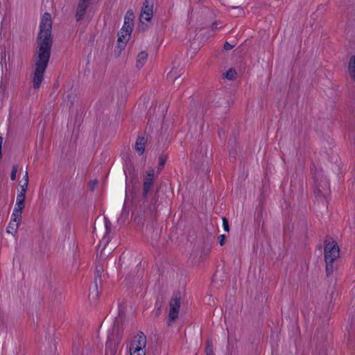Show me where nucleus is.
Returning <instances> with one entry per match:
<instances>
[{
  "mask_svg": "<svg viewBox=\"0 0 355 355\" xmlns=\"http://www.w3.org/2000/svg\"><path fill=\"white\" fill-rule=\"evenodd\" d=\"M18 223H15L12 220L9 223V226H8V228L9 229H12L13 230H15L17 226H18Z\"/></svg>",
  "mask_w": 355,
  "mask_h": 355,
  "instance_id": "obj_32",
  "label": "nucleus"
},
{
  "mask_svg": "<svg viewBox=\"0 0 355 355\" xmlns=\"http://www.w3.org/2000/svg\"><path fill=\"white\" fill-rule=\"evenodd\" d=\"M130 355H146V351L141 350H130Z\"/></svg>",
  "mask_w": 355,
  "mask_h": 355,
  "instance_id": "obj_30",
  "label": "nucleus"
},
{
  "mask_svg": "<svg viewBox=\"0 0 355 355\" xmlns=\"http://www.w3.org/2000/svg\"><path fill=\"white\" fill-rule=\"evenodd\" d=\"M111 226H112L111 222L107 218H105V235L103 239V241L104 243H108L110 242V241L106 239V236L110 233Z\"/></svg>",
  "mask_w": 355,
  "mask_h": 355,
  "instance_id": "obj_16",
  "label": "nucleus"
},
{
  "mask_svg": "<svg viewBox=\"0 0 355 355\" xmlns=\"http://www.w3.org/2000/svg\"><path fill=\"white\" fill-rule=\"evenodd\" d=\"M225 235H220L219 236V243L220 244H223L225 242Z\"/></svg>",
  "mask_w": 355,
  "mask_h": 355,
  "instance_id": "obj_37",
  "label": "nucleus"
},
{
  "mask_svg": "<svg viewBox=\"0 0 355 355\" xmlns=\"http://www.w3.org/2000/svg\"><path fill=\"white\" fill-rule=\"evenodd\" d=\"M223 226L225 232L230 231L229 222L226 218H223Z\"/></svg>",
  "mask_w": 355,
  "mask_h": 355,
  "instance_id": "obj_29",
  "label": "nucleus"
},
{
  "mask_svg": "<svg viewBox=\"0 0 355 355\" xmlns=\"http://www.w3.org/2000/svg\"><path fill=\"white\" fill-rule=\"evenodd\" d=\"M334 270V267L333 265V262L326 263V272L328 276L333 273Z\"/></svg>",
  "mask_w": 355,
  "mask_h": 355,
  "instance_id": "obj_21",
  "label": "nucleus"
},
{
  "mask_svg": "<svg viewBox=\"0 0 355 355\" xmlns=\"http://www.w3.org/2000/svg\"><path fill=\"white\" fill-rule=\"evenodd\" d=\"M28 184V177L26 176V182H24V184L21 186V191H20L21 193H26Z\"/></svg>",
  "mask_w": 355,
  "mask_h": 355,
  "instance_id": "obj_28",
  "label": "nucleus"
},
{
  "mask_svg": "<svg viewBox=\"0 0 355 355\" xmlns=\"http://www.w3.org/2000/svg\"><path fill=\"white\" fill-rule=\"evenodd\" d=\"M181 293L178 291L173 295L170 300L168 322V325H171L178 318L181 304Z\"/></svg>",
  "mask_w": 355,
  "mask_h": 355,
  "instance_id": "obj_2",
  "label": "nucleus"
},
{
  "mask_svg": "<svg viewBox=\"0 0 355 355\" xmlns=\"http://www.w3.org/2000/svg\"><path fill=\"white\" fill-rule=\"evenodd\" d=\"M147 143V139L145 137H138L136 142L135 148V150L139 154L141 155L144 153L146 148V144Z\"/></svg>",
  "mask_w": 355,
  "mask_h": 355,
  "instance_id": "obj_10",
  "label": "nucleus"
},
{
  "mask_svg": "<svg viewBox=\"0 0 355 355\" xmlns=\"http://www.w3.org/2000/svg\"><path fill=\"white\" fill-rule=\"evenodd\" d=\"M159 312H160V306L158 308V310H157V314H156L157 316L159 315Z\"/></svg>",
  "mask_w": 355,
  "mask_h": 355,
  "instance_id": "obj_39",
  "label": "nucleus"
},
{
  "mask_svg": "<svg viewBox=\"0 0 355 355\" xmlns=\"http://www.w3.org/2000/svg\"><path fill=\"white\" fill-rule=\"evenodd\" d=\"M324 253L326 263L334 262L340 257L339 245H324Z\"/></svg>",
  "mask_w": 355,
  "mask_h": 355,
  "instance_id": "obj_7",
  "label": "nucleus"
},
{
  "mask_svg": "<svg viewBox=\"0 0 355 355\" xmlns=\"http://www.w3.org/2000/svg\"><path fill=\"white\" fill-rule=\"evenodd\" d=\"M322 187V189H320L319 187L318 188V193L325 197L329 193V183L327 181H324V186Z\"/></svg>",
  "mask_w": 355,
  "mask_h": 355,
  "instance_id": "obj_18",
  "label": "nucleus"
},
{
  "mask_svg": "<svg viewBox=\"0 0 355 355\" xmlns=\"http://www.w3.org/2000/svg\"><path fill=\"white\" fill-rule=\"evenodd\" d=\"M21 211L13 210L12 214V219L15 223H19L21 218Z\"/></svg>",
  "mask_w": 355,
  "mask_h": 355,
  "instance_id": "obj_19",
  "label": "nucleus"
},
{
  "mask_svg": "<svg viewBox=\"0 0 355 355\" xmlns=\"http://www.w3.org/2000/svg\"><path fill=\"white\" fill-rule=\"evenodd\" d=\"M24 207H25V203H21V202L19 203V202H16V204L15 205V208L13 210L19 211L22 212Z\"/></svg>",
  "mask_w": 355,
  "mask_h": 355,
  "instance_id": "obj_25",
  "label": "nucleus"
},
{
  "mask_svg": "<svg viewBox=\"0 0 355 355\" xmlns=\"http://www.w3.org/2000/svg\"><path fill=\"white\" fill-rule=\"evenodd\" d=\"M206 354L207 355H214L212 345L210 341L207 342V347H206Z\"/></svg>",
  "mask_w": 355,
  "mask_h": 355,
  "instance_id": "obj_23",
  "label": "nucleus"
},
{
  "mask_svg": "<svg viewBox=\"0 0 355 355\" xmlns=\"http://www.w3.org/2000/svg\"><path fill=\"white\" fill-rule=\"evenodd\" d=\"M236 71L232 69H230L225 73V77L226 78H227L228 80H232L234 78V77L236 76Z\"/></svg>",
  "mask_w": 355,
  "mask_h": 355,
  "instance_id": "obj_20",
  "label": "nucleus"
},
{
  "mask_svg": "<svg viewBox=\"0 0 355 355\" xmlns=\"http://www.w3.org/2000/svg\"><path fill=\"white\" fill-rule=\"evenodd\" d=\"M134 18L135 15L132 10H128L124 17L123 31L125 30L128 33H132Z\"/></svg>",
  "mask_w": 355,
  "mask_h": 355,
  "instance_id": "obj_9",
  "label": "nucleus"
},
{
  "mask_svg": "<svg viewBox=\"0 0 355 355\" xmlns=\"http://www.w3.org/2000/svg\"><path fill=\"white\" fill-rule=\"evenodd\" d=\"M18 223H15L12 220L9 223V226H8V228L9 229H12L13 230H15L17 226H18Z\"/></svg>",
  "mask_w": 355,
  "mask_h": 355,
  "instance_id": "obj_31",
  "label": "nucleus"
},
{
  "mask_svg": "<svg viewBox=\"0 0 355 355\" xmlns=\"http://www.w3.org/2000/svg\"><path fill=\"white\" fill-rule=\"evenodd\" d=\"M52 21L51 15L45 12L40 24L37 46L34 55L35 68L33 77V88L40 87L44 74L47 68L51 52L53 37L51 35Z\"/></svg>",
  "mask_w": 355,
  "mask_h": 355,
  "instance_id": "obj_1",
  "label": "nucleus"
},
{
  "mask_svg": "<svg viewBox=\"0 0 355 355\" xmlns=\"http://www.w3.org/2000/svg\"><path fill=\"white\" fill-rule=\"evenodd\" d=\"M148 58V54L146 51L140 52L137 58L136 66L137 68H141L146 63Z\"/></svg>",
  "mask_w": 355,
  "mask_h": 355,
  "instance_id": "obj_13",
  "label": "nucleus"
},
{
  "mask_svg": "<svg viewBox=\"0 0 355 355\" xmlns=\"http://www.w3.org/2000/svg\"><path fill=\"white\" fill-rule=\"evenodd\" d=\"M123 334V324L119 320L114 322L112 332L107 337V345H114V351L119 344Z\"/></svg>",
  "mask_w": 355,
  "mask_h": 355,
  "instance_id": "obj_3",
  "label": "nucleus"
},
{
  "mask_svg": "<svg viewBox=\"0 0 355 355\" xmlns=\"http://www.w3.org/2000/svg\"><path fill=\"white\" fill-rule=\"evenodd\" d=\"M26 193L19 192L17 196L16 202L25 203Z\"/></svg>",
  "mask_w": 355,
  "mask_h": 355,
  "instance_id": "obj_22",
  "label": "nucleus"
},
{
  "mask_svg": "<svg viewBox=\"0 0 355 355\" xmlns=\"http://www.w3.org/2000/svg\"><path fill=\"white\" fill-rule=\"evenodd\" d=\"M92 183H93V184H92V186H93V187H92V189H93V188H94V187L95 185H96V184H97V181H94V182H92Z\"/></svg>",
  "mask_w": 355,
  "mask_h": 355,
  "instance_id": "obj_38",
  "label": "nucleus"
},
{
  "mask_svg": "<svg viewBox=\"0 0 355 355\" xmlns=\"http://www.w3.org/2000/svg\"><path fill=\"white\" fill-rule=\"evenodd\" d=\"M92 1V0H79L75 15V19L77 21L83 19Z\"/></svg>",
  "mask_w": 355,
  "mask_h": 355,
  "instance_id": "obj_8",
  "label": "nucleus"
},
{
  "mask_svg": "<svg viewBox=\"0 0 355 355\" xmlns=\"http://www.w3.org/2000/svg\"><path fill=\"white\" fill-rule=\"evenodd\" d=\"M235 45L234 44H230L227 42H226L223 45V49L225 51H228L232 49Z\"/></svg>",
  "mask_w": 355,
  "mask_h": 355,
  "instance_id": "obj_33",
  "label": "nucleus"
},
{
  "mask_svg": "<svg viewBox=\"0 0 355 355\" xmlns=\"http://www.w3.org/2000/svg\"><path fill=\"white\" fill-rule=\"evenodd\" d=\"M123 26L119 31V34L124 35L125 37H129L131 33H128L125 30L123 31Z\"/></svg>",
  "mask_w": 355,
  "mask_h": 355,
  "instance_id": "obj_36",
  "label": "nucleus"
},
{
  "mask_svg": "<svg viewBox=\"0 0 355 355\" xmlns=\"http://www.w3.org/2000/svg\"><path fill=\"white\" fill-rule=\"evenodd\" d=\"M324 244H327V245H329V244H337V242L335 241L333 239L329 238V239H326L324 241Z\"/></svg>",
  "mask_w": 355,
  "mask_h": 355,
  "instance_id": "obj_35",
  "label": "nucleus"
},
{
  "mask_svg": "<svg viewBox=\"0 0 355 355\" xmlns=\"http://www.w3.org/2000/svg\"><path fill=\"white\" fill-rule=\"evenodd\" d=\"M146 336L145 334L139 331L136 336H134L130 344V350H141L146 351Z\"/></svg>",
  "mask_w": 355,
  "mask_h": 355,
  "instance_id": "obj_6",
  "label": "nucleus"
},
{
  "mask_svg": "<svg viewBox=\"0 0 355 355\" xmlns=\"http://www.w3.org/2000/svg\"><path fill=\"white\" fill-rule=\"evenodd\" d=\"M166 159L164 156H161L159 158V167L158 170L161 171L166 163Z\"/></svg>",
  "mask_w": 355,
  "mask_h": 355,
  "instance_id": "obj_26",
  "label": "nucleus"
},
{
  "mask_svg": "<svg viewBox=\"0 0 355 355\" xmlns=\"http://www.w3.org/2000/svg\"><path fill=\"white\" fill-rule=\"evenodd\" d=\"M183 71L182 69H178V68H173L170 72L168 73V78L172 79L173 80H177L182 73L178 74L180 72Z\"/></svg>",
  "mask_w": 355,
  "mask_h": 355,
  "instance_id": "obj_15",
  "label": "nucleus"
},
{
  "mask_svg": "<svg viewBox=\"0 0 355 355\" xmlns=\"http://www.w3.org/2000/svg\"><path fill=\"white\" fill-rule=\"evenodd\" d=\"M128 37H125L124 35H120L118 33V46L121 49H124Z\"/></svg>",
  "mask_w": 355,
  "mask_h": 355,
  "instance_id": "obj_17",
  "label": "nucleus"
},
{
  "mask_svg": "<svg viewBox=\"0 0 355 355\" xmlns=\"http://www.w3.org/2000/svg\"><path fill=\"white\" fill-rule=\"evenodd\" d=\"M146 173H147L146 178H153V179H154L155 170L153 168H151V169H149L148 171H147Z\"/></svg>",
  "mask_w": 355,
  "mask_h": 355,
  "instance_id": "obj_34",
  "label": "nucleus"
},
{
  "mask_svg": "<svg viewBox=\"0 0 355 355\" xmlns=\"http://www.w3.org/2000/svg\"><path fill=\"white\" fill-rule=\"evenodd\" d=\"M17 169H18V166L17 165H14L12 166V171H11V173H10V179L12 181L16 179V174H17Z\"/></svg>",
  "mask_w": 355,
  "mask_h": 355,
  "instance_id": "obj_24",
  "label": "nucleus"
},
{
  "mask_svg": "<svg viewBox=\"0 0 355 355\" xmlns=\"http://www.w3.org/2000/svg\"><path fill=\"white\" fill-rule=\"evenodd\" d=\"M154 179L153 178H145L144 179V184H143V197L145 198L147 196V193L151 189V187L153 184Z\"/></svg>",
  "mask_w": 355,
  "mask_h": 355,
  "instance_id": "obj_11",
  "label": "nucleus"
},
{
  "mask_svg": "<svg viewBox=\"0 0 355 355\" xmlns=\"http://www.w3.org/2000/svg\"><path fill=\"white\" fill-rule=\"evenodd\" d=\"M106 250V245H98L96 249V255L97 257H99L102 259H104L109 256V254L111 253V250H109L107 252H105Z\"/></svg>",
  "mask_w": 355,
  "mask_h": 355,
  "instance_id": "obj_14",
  "label": "nucleus"
},
{
  "mask_svg": "<svg viewBox=\"0 0 355 355\" xmlns=\"http://www.w3.org/2000/svg\"><path fill=\"white\" fill-rule=\"evenodd\" d=\"M348 73L351 79L355 83V55L349 61Z\"/></svg>",
  "mask_w": 355,
  "mask_h": 355,
  "instance_id": "obj_12",
  "label": "nucleus"
},
{
  "mask_svg": "<svg viewBox=\"0 0 355 355\" xmlns=\"http://www.w3.org/2000/svg\"><path fill=\"white\" fill-rule=\"evenodd\" d=\"M190 258L192 259V262L194 263H199L211 251L210 245H190Z\"/></svg>",
  "mask_w": 355,
  "mask_h": 355,
  "instance_id": "obj_4",
  "label": "nucleus"
},
{
  "mask_svg": "<svg viewBox=\"0 0 355 355\" xmlns=\"http://www.w3.org/2000/svg\"><path fill=\"white\" fill-rule=\"evenodd\" d=\"M102 271H103V268L101 266L96 267V276H95V279H94L96 284L97 282V278H98L99 280H101V275Z\"/></svg>",
  "mask_w": 355,
  "mask_h": 355,
  "instance_id": "obj_27",
  "label": "nucleus"
},
{
  "mask_svg": "<svg viewBox=\"0 0 355 355\" xmlns=\"http://www.w3.org/2000/svg\"><path fill=\"white\" fill-rule=\"evenodd\" d=\"M1 144H2V137H0V146H1Z\"/></svg>",
  "mask_w": 355,
  "mask_h": 355,
  "instance_id": "obj_41",
  "label": "nucleus"
},
{
  "mask_svg": "<svg viewBox=\"0 0 355 355\" xmlns=\"http://www.w3.org/2000/svg\"><path fill=\"white\" fill-rule=\"evenodd\" d=\"M153 0L144 1L139 17V19L142 23L144 22V20L146 21H151L153 16Z\"/></svg>",
  "mask_w": 355,
  "mask_h": 355,
  "instance_id": "obj_5",
  "label": "nucleus"
},
{
  "mask_svg": "<svg viewBox=\"0 0 355 355\" xmlns=\"http://www.w3.org/2000/svg\"><path fill=\"white\" fill-rule=\"evenodd\" d=\"M26 176L28 178V172L27 171L26 172V174L24 175V180H26Z\"/></svg>",
  "mask_w": 355,
  "mask_h": 355,
  "instance_id": "obj_40",
  "label": "nucleus"
},
{
  "mask_svg": "<svg viewBox=\"0 0 355 355\" xmlns=\"http://www.w3.org/2000/svg\"><path fill=\"white\" fill-rule=\"evenodd\" d=\"M216 28V26H215V24H213V28Z\"/></svg>",
  "mask_w": 355,
  "mask_h": 355,
  "instance_id": "obj_42",
  "label": "nucleus"
}]
</instances>
